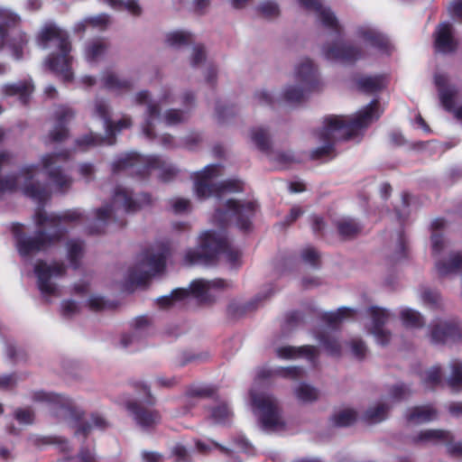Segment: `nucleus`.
<instances>
[{
    "instance_id": "f257e3e1",
    "label": "nucleus",
    "mask_w": 462,
    "mask_h": 462,
    "mask_svg": "<svg viewBox=\"0 0 462 462\" xmlns=\"http://www.w3.org/2000/svg\"><path fill=\"white\" fill-rule=\"evenodd\" d=\"M378 102L373 100L355 116H328L324 118L315 136L320 146L311 152L314 159L322 158L332 152L334 144L340 140L355 138L381 115Z\"/></svg>"
},
{
    "instance_id": "f03ea898",
    "label": "nucleus",
    "mask_w": 462,
    "mask_h": 462,
    "mask_svg": "<svg viewBox=\"0 0 462 462\" xmlns=\"http://www.w3.org/2000/svg\"><path fill=\"white\" fill-rule=\"evenodd\" d=\"M81 217L82 212L79 209H70L60 216H49L43 209L38 208L34 215V221L41 230L35 237L22 236V225L15 224L13 226V232L17 239L19 254L23 257H26L47 249L59 241L65 232L63 224L76 221Z\"/></svg>"
},
{
    "instance_id": "7ed1b4c3",
    "label": "nucleus",
    "mask_w": 462,
    "mask_h": 462,
    "mask_svg": "<svg viewBox=\"0 0 462 462\" xmlns=\"http://www.w3.org/2000/svg\"><path fill=\"white\" fill-rule=\"evenodd\" d=\"M354 38L363 46L340 42L328 43L322 48V55L328 60L353 63L365 55L366 47H373L385 53L392 50L389 39L371 24L357 25L354 31Z\"/></svg>"
},
{
    "instance_id": "20e7f679",
    "label": "nucleus",
    "mask_w": 462,
    "mask_h": 462,
    "mask_svg": "<svg viewBox=\"0 0 462 462\" xmlns=\"http://www.w3.org/2000/svg\"><path fill=\"white\" fill-rule=\"evenodd\" d=\"M37 43L42 49H57V52H52L48 57L45 64L64 81H70L73 78L71 43L67 32L54 23H47L38 33Z\"/></svg>"
},
{
    "instance_id": "39448f33",
    "label": "nucleus",
    "mask_w": 462,
    "mask_h": 462,
    "mask_svg": "<svg viewBox=\"0 0 462 462\" xmlns=\"http://www.w3.org/2000/svg\"><path fill=\"white\" fill-rule=\"evenodd\" d=\"M217 254H222L231 267L240 264L241 253L229 246L225 234L211 231L204 232L200 236L198 249H190L186 252L184 263L187 265L206 263Z\"/></svg>"
},
{
    "instance_id": "423d86ee",
    "label": "nucleus",
    "mask_w": 462,
    "mask_h": 462,
    "mask_svg": "<svg viewBox=\"0 0 462 462\" xmlns=\"http://www.w3.org/2000/svg\"><path fill=\"white\" fill-rule=\"evenodd\" d=\"M151 202L148 194H140L136 198L126 188L118 186L115 189L111 205L106 204L95 212L93 233L101 232L112 220L121 218L125 213L134 212Z\"/></svg>"
},
{
    "instance_id": "0eeeda50",
    "label": "nucleus",
    "mask_w": 462,
    "mask_h": 462,
    "mask_svg": "<svg viewBox=\"0 0 462 462\" xmlns=\"http://www.w3.org/2000/svg\"><path fill=\"white\" fill-rule=\"evenodd\" d=\"M445 226L442 218H436L431 223L430 253L435 259V268L440 276L462 269V254L450 249V243L443 234Z\"/></svg>"
},
{
    "instance_id": "6e6552de",
    "label": "nucleus",
    "mask_w": 462,
    "mask_h": 462,
    "mask_svg": "<svg viewBox=\"0 0 462 462\" xmlns=\"http://www.w3.org/2000/svg\"><path fill=\"white\" fill-rule=\"evenodd\" d=\"M93 116L103 121L106 137H100L94 134H89L77 140V145L84 150L90 146L101 144H113L115 135L124 129L130 128L133 125L132 118L129 116H123L116 122L111 121V109L108 104L102 99H96L93 104Z\"/></svg>"
},
{
    "instance_id": "1a4fd4ad",
    "label": "nucleus",
    "mask_w": 462,
    "mask_h": 462,
    "mask_svg": "<svg viewBox=\"0 0 462 462\" xmlns=\"http://www.w3.org/2000/svg\"><path fill=\"white\" fill-rule=\"evenodd\" d=\"M166 254V249L162 245L152 246L141 253L127 272V285L142 284L162 272L165 267Z\"/></svg>"
},
{
    "instance_id": "9d476101",
    "label": "nucleus",
    "mask_w": 462,
    "mask_h": 462,
    "mask_svg": "<svg viewBox=\"0 0 462 462\" xmlns=\"http://www.w3.org/2000/svg\"><path fill=\"white\" fill-rule=\"evenodd\" d=\"M253 411L259 417L263 429L268 432H282L287 423L282 415L277 400L265 391H251Z\"/></svg>"
},
{
    "instance_id": "9b49d317",
    "label": "nucleus",
    "mask_w": 462,
    "mask_h": 462,
    "mask_svg": "<svg viewBox=\"0 0 462 462\" xmlns=\"http://www.w3.org/2000/svg\"><path fill=\"white\" fill-rule=\"evenodd\" d=\"M175 95L171 88L162 89L156 99H152L147 90H141L134 96L137 105H145L146 109L141 125L143 134L149 139L155 137L156 126L161 122V109L162 106L172 104Z\"/></svg>"
},
{
    "instance_id": "f8f14e48",
    "label": "nucleus",
    "mask_w": 462,
    "mask_h": 462,
    "mask_svg": "<svg viewBox=\"0 0 462 462\" xmlns=\"http://www.w3.org/2000/svg\"><path fill=\"white\" fill-rule=\"evenodd\" d=\"M220 173V166L213 164L206 166L202 171L194 174V191L199 199H206L211 196L220 199L227 193L241 190V184L236 180H228L217 184L214 183L215 179Z\"/></svg>"
},
{
    "instance_id": "ddd939ff",
    "label": "nucleus",
    "mask_w": 462,
    "mask_h": 462,
    "mask_svg": "<svg viewBox=\"0 0 462 462\" xmlns=\"http://www.w3.org/2000/svg\"><path fill=\"white\" fill-rule=\"evenodd\" d=\"M228 286V282L221 279H198L191 282L189 290L176 289L171 294L158 298L157 302L162 308H167L174 305L177 301L186 299L189 293L195 298L206 301L209 300L217 291Z\"/></svg>"
},
{
    "instance_id": "4468645a",
    "label": "nucleus",
    "mask_w": 462,
    "mask_h": 462,
    "mask_svg": "<svg viewBox=\"0 0 462 462\" xmlns=\"http://www.w3.org/2000/svg\"><path fill=\"white\" fill-rule=\"evenodd\" d=\"M19 21L20 17L16 14L0 8V43L2 48L10 51L15 60L22 59L28 42L27 36L14 28Z\"/></svg>"
},
{
    "instance_id": "2eb2a0df",
    "label": "nucleus",
    "mask_w": 462,
    "mask_h": 462,
    "mask_svg": "<svg viewBox=\"0 0 462 462\" xmlns=\"http://www.w3.org/2000/svg\"><path fill=\"white\" fill-rule=\"evenodd\" d=\"M115 170L134 169L135 173H142L145 167L159 171V177L169 180L177 173V170L159 157L144 158L136 152H129L119 157L113 164Z\"/></svg>"
},
{
    "instance_id": "dca6fc26",
    "label": "nucleus",
    "mask_w": 462,
    "mask_h": 462,
    "mask_svg": "<svg viewBox=\"0 0 462 462\" xmlns=\"http://www.w3.org/2000/svg\"><path fill=\"white\" fill-rule=\"evenodd\" d=\"M310 92H311L310 89L294 80L286 84L279 92L269 89L259 90L255 93L254 97L259 105L273 106L299 103Z\"/></svg>"
},
{
    "instance_id": "f3484780",
    "label": "nucleus",
    "mask_w": 462,
    "mask_h": 462,
    "mask_svg": "<svg viewBox=\"0 0 462 462\" xmlns=\"http://www.w3.org/2000/svg\"><path fill=\"white\" fill-rule=\"evenodd\" d=\"M256 209V204L253 201H240L233 199H227L224 208H217L215 218L220 223H226L234 220L236 226L247 230L250 227V218L254 216Z\"/></svg>"
},
{
    "instance_id": "a211bd4d",
    "label": "nucleus",
    "mask_w": 462,
    "mask_h": 462,
    "mask_svg": "<svg viewBox=\"0 0 462 462\" xmlns=\"http://www.w3.org/2000/svg\"><path fill=\"white\" fill-rule=\"evenodd\" d=\"M34 273L37 277V285L45 298L59 296V289L55 280L65 273V267L62 263H47L39 262L34 267Z\"/></svg>"
},
{
    "instance_id": "6ab92c4d",
    "label": "nucleus",
    "mask_w": 462,
    "mask_h": 462,
    "mask_svg": "<svg viewBox=\"0 0 462 462\" xmlns=\"http://www.w3.org/2000/svg\"><path fill=\"white\" fill-rule=\"evenodd\" d=\"M67 159V152L48 153L41 158V163L51 185L57 191L60 192L69 189L72 184L71 177L64 173L60 166V163Z\"/></svg>"
},
{
    "instance_id": "aec40b11",
    "label": "nucleus",
    "mask_w": 462,
    "mask_h": 462,
    "mask_svg": "<svg viewBox=\"0 0 462 462\" xmlns=\"http://www.w3.org/2000/svg\"><path fill=\"white\" fill-rule=\"evenodd\" d=\"M370 322L366 324V329L374 337L377 344L385 346L392 339V333L384 326L393 318V314L387 309L371 307L368 310Z\"/></svg>"
},
{
    "instance_id": "412c9836",
    "label": "nucleus",
    "mask_w": 462,
    "mask_h": 462,
    "mask_svg": "<svg viewBox=\"0 0 462 462\" xmlns=\"http://www.w3.org/2000/svg\"><path fill=\"white\" fill-rule=\"evenodd\" d=\"M435 83L438 87L439 97L442 106L452 111L455 117L462 121V106L456 107V101L458 98V88L450 82L448 77L445 74H437Z\"/></svg>"
},
{
    "instance_id": "4be33fe9",
    "label": "nucleus",
    "mask_w": 462,
    "mask_h": 462,
    "mask_svg": "<svg viewBox=\"0 0 462 462\" xmlns=\"http://www.w3.org/2000/svg\"><path fill=\"white\" fill-rule=\"evenodd\" d=\"M300 7L315 15L317 21L325 28L337 32L342 31V26L329 7L323 5L321 0H297Z\"/></svg>"
},
{
    "instance_id": "5701e85b",
    "label": "nucleus",
    "mask_w": 462,
    "mask_h": 462,
    "mask_svg": "<svg viewBox=\"0 0 462 462\" xmlns=\"http://www.w3.org/2000/svg\"><path fill=\"white\" fill-rule=\"evenodd\" d=\"M293 79L311 91L320 85L318 68L309 58H303L297 62L293 69Z\"/></svg>"
},
{
    "instance_id": "b1692460",
    "label": "nucleus",
    "mask_w": 462,
    "mask_h": 462,
    "mask_svg": "<svg viewBox=\"0 0 462 462\" xmlns=\"http://www.w3.org/2000/svg\"><path fill=\"white\" fill-rule=\"evenodd\" d=\"M407 389L404 385H398L393 388L390 398L380 401L371 405L365 412L364 419L369 423H378L386 419L391 407V400H401L407 395Z\"/></svg>"
},
{
    "instance_id": "393cba45",
    "label": "nucleus",
    "mask_w": 462,
    "mask_h": 462,
    "mask_svg": "<svg viewBox=\"0 0 462 462\" xmlns=\"http://www.w3.org/2000/svg\"><path fill=\"white\" fill-rule=\"evenodd\" d=\"M462 337V329L456 322L436 320L430 328V340L434 344H451Z\"/></svg>"
},
{
    "instance_id": "a878e982",
    "label": "nucleus",
    "mask_w": 462,
    "mask_h": 462,
    "mask_svg": "<svg viewBox=\"0 0 462 462\" xmlns=\"http://www.w3.org/2000/svg\"><path fill=\"white\" fill-rule=\"evenodd\" d=\"M434 48L437 52L448 54L454 52L458 45L453 25L448 22L440 23L433 34Z\"/></svg>"
},
{
    "instance_id": "bb28decb",
    "label": "nucleus",
    "mask_w": 462,
    "mask_h": 462,
    "mask_svg": "<svg viewBox=\"0 0 462 462\" xmlns=\"http://www.w3.org/2000/svg\"><path fill=\"white\" fill-rule=\"evenodd\" d=\"M40 400L49 402L53 406V411L61 417H79L81 411L74 405L69 398L55 393H41L38 394Z\"/></svg>"
},
{
    "instance_id": "cd10ccee",
    "label": "nucleus",
    "mask_w": 462,
    "mask_h": 462,
    "mask_svg": "<svg viewBox=\"0 0 462 462\" xmlns=\"http://www.w3.org/2000/svg\"><path fill=\"white\" fill-rule=\"evenodd\" d=\"M276 356L281 359L294 360L300 357H305L308 360H313L318 353V350L313 346H282L275 349Z\"/></svg>"
},
{
    "instance_id": "c85d7f7f",
    "label": "nucleus",
    "mask_w": 462,
    "mask_h": 462,
    "mask_svg": "<svg viewBox=\"0 0 462 462\" xmlns=\"http://www.w3.org/2000/svg\"><path fill=\"white\" fill-rule=\"evenodd\" d=\"M74 114L70 108L59 107L55 113L56 122L53 129L50 132V138L53 142H60L68 136L66 124L72 119Z\"/></svg>"
},
{
    "instance_id": "c756f323",
    "label": "nucleus",
    "mask_w": 462,
    "mask_h": 462,
    "mask_svg": "<svg viewBox=\"0 0 462 462\" xmlns=\"http://www.w3.org/2000/svg\"><path fill=\"white\" fill-rule=\"evenodd\" d=\"M101 82L105 88L117 95L126 93L134 87L132 79L121 78L110 70L104 72Z\"/></svg>"
},
{
    "instance_id": "7c9ffc66",
    "label": "nucleus",
    "mask_w": 462,
    "mask_h": 462,
    "mask_svg": "<svg viewBox=\"0 0 462 462\" xmlns=\"http://www.w3.org/2000/svg\"><path fill=\"white\" fill-rule=\"evenodd\" d=\"M127 409L134 416L136 422L143 428L151 427L160 421L161 417L154 410L142 407L135 402L128 403Z\"/></svg>"
},
{
    "instance_id": "2f4dec72",
    "label": "nucleus",
    "mask_w": 462,
    "mask_h": 462,
    "mask_svg": "<svg viewBox=\"0 0 462 462\" xmlns=\"http://www.w3.org/2000/svg\"><path fill=\"white\" fill-rule=\"evenodd\" d=\"M108 44L104 39H94L86 42L83 49V56L89 64H95L102 60L107 52Z\"/></svg>"
},
{
    "instance_id": "473e14b6",
    "label": "nucleus",
    "mask_w": 462,
    "mask_h": 462,
    "mask_svg": "<svg viewBox=\"0 0 462 462\" xmlns=\"http://www.w3.org/2000/svg\"><path fill=\"white\" fill-rule=\"evenodd\" d=\"M149 325L150 321L146 317L141 316L134 319L131 324L132 331L122 336L121 344L127 347L138 341L143 336Z\"/></svg>"
},
{
    "instance_id": "72a5a7b5",
    "label": "nucleus",
    "mask_w": 462,
    "mask_h": 462,
    "mask_svg": "<svg viewBox=\"0 0 462 462\" xmlns=\"http://www.w3.org/2000/svg\"><path fill=\"white\" fill-rule=\"evenodd\" d=\"M452 439V434L443 430H425L413 439L414 442L422 444H446Z\"/></svg>"
},
{
    "instance_id": "f704fd0d",
    "label": "nucleus",
    "mask_w": 462,
    "mask_h": 462,
    "mask_svg": "<svg viewBox=\"0 0 462 462\" xmlns=\"http://www.w3.org/2000/svg\"><path fill=\"white\" fill-rule=\"evenodd\" d=\"M437 411L431 406H416L406 413V419L410 423L420 424L436 420Z\"/></svg>"
},
{
    "instance_id": "c9c22d12",
    "label": "nucleus",
    "mask_w": 462,
    "mask_h": 462,
    "mask_svg": "<svg viewBox=\"0 0 462 462\" xmlns=\"http://www.w3.org/2000/svg\"><path fill=\"white\" fill-rule=\"evenodd\" d=\"M2 91L5 96L17 95L23 103H26L33 91V85L30 81L8 84L2 88Z\"/></svg>"
},
{
    "instance_id": "e433bc0d",
    "label": "nucleus",
    "mask_w": 462,
    "mask_h": 462,
    "mask_svg": "<svg viewBox=\"0 0 462 462\" xmlns=\"http://www.w3.org/2000/svg\"><path fill=\"white\" fill-rule=\"evenodd\" d=\"M249 138L252 143L260 151L267 152L271 146L269 131L263 127H254L249 132Z\"/></svg>"
},
{
    "instance_id": "4c0bfd02",
    "label": "nucleus",
    "mask_w": 462,
    "mask_h": 462,
    "mask_svg": "<svg viewBox=\"0 0 462 462\" xmlns=\"http://www.w3.org/2000/svg\"><path fill=\"white\" fill-rule=\"evenodd\" d=\"M399 315L402 325L406 328L417 329L424 326L423 316L418 310L405 307L400 310Z\"/></svg>"
},
{
    "instance_id": "58836bf2",
    "label": "nucleus",
    "mask_w": 462,
    "mask_h": 462,
    "mask_svg": "<svg viewBox=\"0 0 462 462\" xmlns=\"http://www.w3.org/2000/svg\"><path fill=\"white\" fill-rule=\"evenodd\" d=\"M296 399L302 403L313 402L319 399V391L310 384L300 383L293 390Z\"/></svg>"
},
{
    "instance_id": "ea45409f",
    "label": "nucleus",
    "mask_w": 462,
    "mask_h": 462,
    "mask_svg": "<svg viewBox=\"0 0 462 462\" xmlns=\"http://www.w3.org/2000/svg\"><path fill=\"white\" fill-rule=\"evenodd\" d=\"M358 87L365 92L372 93L385 87L386 79L383 76H367L358 80Z\"/></svg>"
},
{
    "instance_id": "a19ab883",
    "label": "nucleus",
    "mask_w": 462,
    "mask_h": 462,
    "mask_svg": "<svg viewBox=\"0 0 462 462\" xmlns=\"http://www.w3.org/2000/svg\"><path fill=\"white\" fill-rule=\"evenodd\" d=\"M450 374L447 378L448 385L454 391L462 389V363L459 360H452L449 364Z\"/></svg>"
},
{
    "instance_id": "79ce46f5",
    "label": "nucleus",
    "mask_w": 462,
    "mask_h": 462,
    "mask_svg": "<svg viewBox=\"0 0 462 462\" xmlns=\"http://www.w3.org/2000/svg\"><path fill=\"white\" fill-rule=\"evenodd\" d=\"M340 236L348 238L356 236L361 230L360 225L353 218L342 217L337 223Z\"/></svg>"
},
{
    "instance_id": "37998d69",
    "label": "nucleus",
    "mask_w": 462,
    "mask_h": 462,
    "mask_svg": "<svg viewBox=\"0 0 462 462\" xmlns=\"http://www.w3.org/2000/svg\"><path fill=\"white\" fill-rule=\"evenodd\" d=\"M193 41V35L186 31H173L166 35V42L172 47H180Z\"/></svg>"
},
{
    "instance_id": "c03bdc74",
    "label": "nucleus",
    "mask_w": 462,
    "mask_h": 462,
    "mask_svg": "<svg viewBox=\"0 0 462 462\" xmlns=\"http://www.w3.org/2000/svg\"><path fill=\"white\" fill-rule=\"evenodd\" d=\"M232 411L227 404L220 403L210 411V417L215 423L226 424L232 418Z\"/></svg>"
},
{
    "instance_id": "a18cd8bd",
    "label": "nucleus",
    "mask_w": 462,
    "mask_h": 462,
    "mask_svg": "<svg viewBox=\"0 0 462 462\" xmlns=\"http://www.w3.org/2000/svg\"><path fill=\"white\" fill-rule=\"evenodd\" d=\"M187 113L179 109H168L163 115L161 114V123L166 125H176L187 119Z\"/></svg>"
},
{
    "instance_id": "49530a36",
    "label": "nucleus",
    "mask_w": 462,
    "mask_h": 462,
    "mask_svg": "<svg viewBox=\"0 0 462 462\" xmlns=\"http://www.w3.org/2000/svg\"><path fill=\"white\" fill-rule=\"evenodd\" d=\"M421 380L427 388H432L441 383L442 372L439 366H432L423 374H421Z\"/></svg>"
},
{
    "instance_id": "de8ad7c7",
    "label": "nucleus",
    "mask_w": 462,
    "mask_h": 462,
    "mask_svg": "<svg viewBox=\"0 0 462 462\" xmlns=\"http://www.w3.org/2000/svg\"><path fill=\"white\" fill-rule=\"evenodd\" d=\"M83 255V244L79 240H69L67 243V256L70 263L78 265L79 260Z\"/></svg>"
},
{
    "instance_id": "09e8293b",
    "label": "nucleus",
    "mask_w": 462,
    "mask_h": 462,
    "mask_svg": "<svg viewBox=\"0 0 462 462\" xmlns=\"http://www.w3.org/2000/svg\"><path fill=\"white\" fill-rule=\"evenodd\" d=\"M356 412L352 409L339 411L333 416V423L339 427H346L353 424L356 420Z\"/></svg>"
},
{
    "instance_id": "8fccbe9b",
    "label": "nucleus",
    "mask_w": 462,
    "mask_h": 462,
    "mask_svg": "<svg viewBox=\"0 0 462 462\" xmlns=\"http://www.w3.org/2000/svg\"><path fill=\"white\" fill-rule=\"evenodd\" d=\"M420 300L423 304L431 308H440L443 303L440 294L430 289H423L420 291Z\"/></svg>"
},
{
    "instance_id": "3c124183",
    "label": "nucleus",
    "mask_w": 462,
    "mask_h": 462,
    "mask_svg": "<svg viewBox=\"0 0 462 462\" xmlns=\"http://www.w3.org/2000/svg\"><path fill=\"white\" fill-rule=\"evenodd\" d=\"M318 339L324 346L329 355L337 356L340 354L341 346L335 335L322 334L318 337Z\"/></svg>"
},
{
    "instance_id": "603ef678",
    "label": "nucleus",
    "mask_w": 462,
    "mask_h": 462,
    "mask_svg": "<svg viewBox=\"0 0 462 462\" xmlns=\"http://www.w3.org/2000/svg\"><path fill=\"white\" fill-rule=\"evenodd\" d=\"M274 373L282 378L298 379L303 376L304 370L298 366H288L278 368Z\"/></svg>"
},
{
    "instance_id": "864d4df0",
    "label": "nucleus",
    "mask_w": 462,
    "mask_h": 462,
    "mask_svg": "<svg viewBox=\"0 0 462 462\" xmlns=\"http://www.w3.org/2000/svg\"><path fill=\"white\" fill-rule=\"evenodd\" d=\"M81 306L75 300H63L60 305L61 314L66 318H71L79 313Z\"/></svg>"
},
{
    "instance_id": "5fc2aeb1",
    "label": "nucleus",
    "mask_w": 462,
    "mask_h": 462,
    "mask_svg": "<svg viewBox=\"0 0 462 462\" xmlns=\"http://www.w3.org/2000/svg\"><path fill=\"white\" fill-rule=\"evenodd\" d=\"M88 23L91 28L103 31L110 23V18L106 14H100L95 16L88 17Z\"/></svg>"
},
{
    "instance_id": "6e6d98bb",
    "label": "nucleus",
    "mask_w": 462,
    "mask_h": 462,
    "mask_svg": "<svg viewBox=\"0 0 462 462\" xmlns=\"http://www.w3.org/2000/svg\"><path fill=\"white\" fill-rule=\"evenodd\" d=\"M349 346L351 349V353L355 357H356L358 359H362L365 356L366 352H367V347L362 339H359V338L352 339L349 343Z\"/></svg>"
},
{
    "instance_id": "4d7b16f0",
    "label": "nucleus",
    "mask_w": 462,
    "mask_h": 462,
    "mask_svg": "<svg viewBox=\"0 0 462 462\" xmlns=\"http://www.w3.org/2000/svg\"><path fill=\"white\" fill-rule=\"evenodd\" d=\"M259 11L266 17L273 18L279 15L280 9L273 1H264L259 5Z\"/></svg>"
},
{
    "instance_id": "13d9d810",
    "label": "nucleus",
    "mask_w": 462,
    "mask_h": 462,
    "mask_svg": "<svg viewBox=\"0 0 462 462\" xmlns=\"http://www.w3.org/2000/svg\"><path fill=\"white\" fill-rule=\"evenodd\" d=\"M349 310L346 308L338 309L337 312H331L325 316V319L328 321L329 326L335 327L345 317L347 316Z\"/></svg>"
},
{
    "instance_id": "bf43d9fd",
    "label": "nucleus",
    "mask_w": 462,
    "mask_h": 462,
    "mask_svg": "<svg viewBox=\"0 0 462 462\" xmlns=\"http://www.w3.org/2000/svg\"><path fill=\"white\" fill-rule=\"evenodd\" d=\"M170 203L173 211L177 214L184 213L190 209V202L186 199L175 198Z\"/></svg>"
},
{
    "instance_id": "052dcab7",
    "label": "nucleus",
    "mask_w": 462,
    "mask_h": 462,
    "mask_svg": "<svg viewBox=\"0 0 462 462\" xmlns=\"http://www.w3.org/2000/svg\"><path fill=\"white\" fill-rule=\"evenodd\" d=\"M106 420L97 414H93L90 418V421L88 422L86 426H84L81 430L83 433H87L90 429L97 428V429H104L106 427Z\"/></svg>"
},
{
    "instance_id": "680f3d73",
    "label": "nucleus",
    "mask_w": 462,
    "mask_h": 462,
    "mask_svg": "<svg viewBox=\"0 0 462 462\" xmlns=\"http://www.w3.org/2000/svg\"><path fill=\"white\" fill-rule=\"evenodd\" d=\"M87 305L92 310H101L106 307V301L100 295L91 294L87 300Z\"/></svg>"
},
{
    "instance_id": "e2e57ef3",
    "label": "nucleus",
    "mask_w": 462,
    "mask_h": 462,
    "mask_svg": "<svg viewBox=\"0 0 462 462\" xmlns=\"http://www.w3.org/2000/svg\"><path fill=\"white\" fill-rule=\"evenodd\" d=\"M206 60L205 50L202 46L198 45L192 49L190 63L193 67L199 66Z\"/></svg>"
},
{
    "instance_id": "0e129e2a",
    "label": "nucleus",
    "mask_w": 462,
    "mask_h": 462,
    "mask_svg": "<svg viewBox=\"0 0 462 462\" xmlns=\"http://www.w3.org/2000/svg\"><path fill=\"white\" fill-rule=\"evenodd\" d=\"M15 418L22 424H31L33 421V412L30 409H20L15 412Z\"/></svg>"
},
{
    "instance_id": "69168bd1",
    "label": "nucleus",
    "mask_w": 462,
    "mask_h": 462,
    "mask_svg": "<svg viewBox=\"0 0 462 462\" xmlns=\"http://www.w3.org/2000/svg\"><path fill=\"white\" fill-rule=\"evenodd\" d=\"M301 258L305 263L314 265L318 261L319 255L315 249L308 247L302 251Z\"/></svg>"
},
{
    "instance_id": "338daca9",
    "label": "nucleus",
    "mask_w": 462,
    "mask_h": 462,
    "mask_svg": "<svg viewBox=\"0 0 462 462\" xmlns=\"http://www.w3.org/2000/svg\"><path fill=\"white\" fill-rule=\"evenodd\" d=\"M450 441L446 443L448 453L452 457L462 458V442L452 443Z\"/></svg>"
},
{
    "instance_id": "774afa93",
    "label": "nucleus",
    "mask_w": 462,
    "mask_h": 462,
    "mask_svg": "<svg viewBox=\"0 0 462 462\" xmlns=\"http://www.w3.org/2000/svg\"><path fill=\"white\" fill-rule=\"evenodd\" d=\"M63 462H94V457L88 450H83L78 457L69 458Z\"/></svg>"
}]
</instances>
